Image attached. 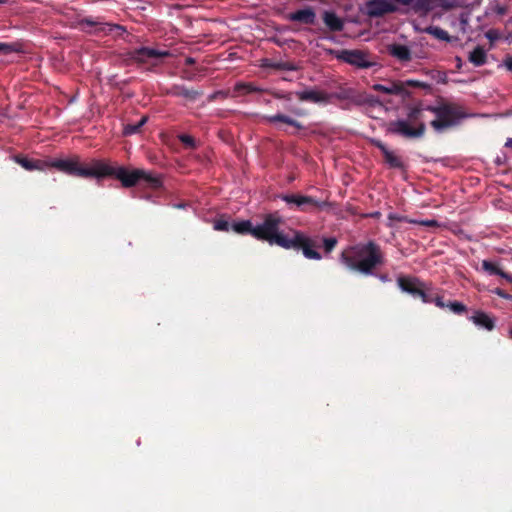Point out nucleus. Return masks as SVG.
Listing matches in <instances>:
<instances>
[{
  "label": "nucleus",
  "instance_id": "412c9836",
  "mask_svg": "<svg viewBox=\"0 0 512 512\" xmlns=\"http://www.w3.org/2000/svg\"><path fill=\"white\" fill-rule=\"evenodd\" d=\"M468 60L476 67L482 66L487 62V53L482 46H477L469 53Z\"/></svg>",
  "mask_w": 512,
  "mask_h": 512
},
{
  "label": "nucleus",
  "instance_id": "7ed1b4c3",
  "mask_svg": "<svg viewBox=\"0 0 512 512\" xmlns=\"http://www.w3.org/2000/svg\"><path fill=\"white\" fill-rule=\"evenodd\" d=\"M339 259L348 270L365 276L375 275L386 263L382 247L374 240L348 246L341 252Z\"/></svg>",
  "mask_w": 512,
  "mask_h": 512
},
{
  "label": "nucleus",
  "instance_id": "864d4df0",
  "mask_svg": "<svg viewBox=\"0 0 512 512\" xmlns=\"http://www.w3.org/2000/svg\"><path fill=\"white\" fill-rule=\"evenodd\" d=\"M293 112H294L295 114H297V115H303L300 111H297V110H294Z\"/></svg>",
  "mask_w": 512,
  "mask_h": 512
},
{
  "label": "nucleus",
  "instance_id": "f8f14e48",
  "mask_svg": "<svg viewBox=\"0 0 512 512\" xmlns=\"http://www.w3.org/2000/svg\"><path fill=\"white\" fill-rule=\"evenodd\" d=\"M287 19L291 22L314 25L316 23L317 16L312 7H306L289 13L287 15Z\"/></svg>",
  "mask_w": 512,
  "mask_h": 512
},
{
  "label": "nucleus",
  "instance_id": "9b49d317",
  "mask_svg": "<svg viewBox=\"0 0 512 512\" xmlns=\"http://www.w3.org/2000/svg\"><path fill=\"white\" fill-rule=\"evenodd\" d=\"M163 93L169 96L183 97L189 101H195L202 95L201 92L195 89L188 88L184 85L179 84H174L169 88H165L163 90Z\"/></svg>",
  "mask_w": 512,
  "mask_h": 512
},
{
  "label": "nucleus",
  "instance_id": "39448f33",
  "mask_svg": "<svg viewBox=\"0 0 512 512\" xmlns=\"http://www.w3.org/2000/svg\"><path fill=\"white\" fill-rule=\"evenodd\" d=\"M101 164L102 161L100 160H95L91 163V165L85 166L81 164L78 159H65L55 161L34 159V170L56 168L57 170L74 177L100 178Z\"/></svg>",
  "mask_w": 512,
  "mask_h": 512
},
{
  "label": "nucleus",
  "instance_id": "423d86ee",
  "mask_svg": "<svg viewBox=\"0 0 512 512\" xmlns=\"http://www.w3.org/2000/svg\"><path fill=\"white\" fill-rule=\"evenodd\" d=\"M290 209H297L301 212H312L313 210H324L331 207L328 199H317L313 196L302 194H283L279 196Z\"/></svg>",
  "mask_w": 512,
  "mask_h": 512
},
{
  "label": "nucleus",
  "instance_id": "6ab92c4d",
  "mask_svg": "<svg viewBox=\"0 0 512 512\" xmlns=\"http://www.w3.org/2000/svg\"><path fill=\"white\" fill-rule=\"evenodd\" d=\"M482 270L489 275H498L509 283H512V274L504 272L496 263H493L492 261L483 260Z\"/></svg>",
  "mask_w": 512,
  "mask_h": 512
},
{
  "label": "nucleus",
  "instance_id": "f704fd0d",
  "mask_svg": "<svg viewBox=\"0 0 512 512\" xmlns=\"http://www.w3.org/2000/svg\"><path fill=\"white\" fill-rule=\"evenodd\" d=\"M388 220L389 221H397V222H409V223H414L413 220H408V218L406 216H402V215H398V214H394V213H390L388 215Z\"/></svg>",
  "mask_w": 512,
  "mask_h": 512
},
{
  "label": "nucleus",
  "instance_id": "0eeeda50",
  "mask_svg": "<svg viewBox=\"0 0 512 512\" xmlns=\"http://www.w3.org/2000/svg\"><path fill=\"white\" fill-rule=\"evenodd\" d=\"M328 53L333 55L338 60L344 61L357 68H370L375 65V62L370 59L369 53L362 50H334L329 49Z\"/></svg>",
  "mask_w": 512,
  "mask_h": 512
},
{
  "label": "nucleus",
  "instance_id": "1a4fd4ad",
  "mask_svg": "<svg viewBox=\"0 0 512 512\" xmlns=\"http://www.w3.org/2000/svg\"><path fill=\"white\" fill-rule=\"evenodd\" d=\"M170 56V52L167 50H157L149 47H142L134 50L131 53V58L139 63H149L153 65L157 64V60Z\"/></svg>",
  "mask_w": 512,
  "mask_h": 512
},
{
  "label": "nucleus",
  "instance_id": "5fc2aeb1",
  "mask_svg": "<svg viewBox=\"0 0 512 512\" xmlns=\"http://www.w3.org/2000/svg\"><path fill=\"white\" fill-rule=\"evenodd\" d=\"M317 31L321 32V33H325L326 30L322 29V28H319Z\"/></svg>",
  "mask_w": 512,
  "mask_h": 512
},
{
  "label": "nucleus",
  "instance_id": "9d476101",
  "mask_svg": "<svg viewBox=\"0 0 512 512\" xmlns=\"http://www.w3.org/2000/svg\"><path fill=\"white\" fill-rule=\"evenodd\" d=\"M397 10L390 0H371L367 3V11L370 17H381Z\"/></svg>",
  "mask_w": 512,
  "mask_h": 512
},
{
  "label": "nucleus",
  "instance_id": "603ef678",
  "mask_svg": "<svg viewBox=\"0 0 512 512\" xmlns=\"http://www.w3.org/2000/svg\"><path fill=\"white\" fill-rule=\"evenodd\" d=\"M263 102H264L265 104H270V100H269V99H264V100H263Z\"/></svg>",
  "mask_w": 512,
  "mask_h": 512
},
{
  "label": "nucleus",
  "instance_id": "3c124183",
  "mask_svg": "<svg viewBox=\"0 0 512 512\" xmlns=\"http://www.w3.org/2000/svg\"><path fill=\"white\" fill-rule=\"evenodd\" d=\"M386 278H387V276H386V275H382V276H380V279H381L382 281H385V280H386Z\"/></svg>",
  "mask_w": 512,
  "mask_h": 512
},
{
  "label": "nucleus",
  "instance_id": "79ce46f5",
  "mask_svg": "<svg viewBox=\"0 0 512 512\" xmlns=\"http://www.w3.org/2000/svg\"><path fill=\"white\" fill-rule=\"evenodd\" d=\"M365 103H369V104H376V103H379V101L372 95H369V96H366L365 99L363 100Z\"/></svg>",
  "mask_w": 512,
  "mask_h": 512
},
{
  "label": "nucleus",
  "instance_id": "a211bd4d",
  "mask_svg": "<svg viewBox=\"0 0 512 512\" xmlns=\"http://www.w3.org/2000/svg\"><path fill=\"white\" fill-rule=\"evenodd\" d=\"M262 120L267 122V123H271V124H274V123H277V122H281V123H285L287 125H290V126H293L297 129H303L304 126L297 120L285 115V114H282V113H277L275 115H265L262 117Z\"/></svg>",
  "mask_w": 512,
  "mask_h": 512
},
{
  "label": "nucleus",
  "instance_id": "8fccbe9b",
  "mask_svg": "<svg viewBox=\"0 0 512 512\" xmlns=\"http://www.w3.org/2000/svg\"><path fill=\"white\" fill-rule=\"evenodd\" d=\"M456 61H457V68L460 69L461 66H462V60L460 57H456Z\"/></svg>",
  "mask_w": 512,
  "mask_h": 512
},
{
  "label": "nucleus",
  "instance_id": "49530a36",
  "mask_svg": "<svg viewBox=\"0 0 512 512\" xmlns=\"http://www.w3.org/2000/svg\"><path fill=\"white\" fill-rule=\"evenodd\" d=\"M278 67L285 70H294V67L288 64H280Z\"/></svg>",
  "mask_w": 512,
  "mask_h": 512
},
{
  "label": "nucleus",
  "instance_id": "4468645a",
  "mask_svg": "<svg viewBox=\"0 0 512 512\" xmlns=\"http://www.w3.org/2000/svg\"><path fill=\"white\" fill-rule=\"evenodd\" d=\"M322 19L329 32H341L344 29L343 19L333 11H324Z\"/></svg>",
  "mask_w": 512,
  "mask_h": 512
},
{
  "label": "nucleus",
  "instance_id": "de8ad7c7",
  "mask_svg": "<svg viewBox=\"0 0 512 512\" xmlns=\"http://www.w3.org/2000/svg\"><path fill=\"white\" fill-rule=\"evenodd\" d=\"M185 63H186V65H193L195 63V60L191 57H187L185 59Z\"/></svg>",
  "mask_w": 512,
  "mask_h": 512
},
{
  "label": "nucleus",
  "instance_id": "4d7b16f0",
  "mask_svg": "<svg viewBox=\"0 0 512 512\" xmlns=\"http://www.w3.org/2000/svg\"><path fill=\"white\" fill-rule=\"evenodd\" d=\"M511 338H512V331L510 332Z\"/></svg>",
  "mask_w": 512,
  "mask_h": 512
},
{
  "label": "nucleus",
  "instance_id": "f257e3e1",
  "mask_svg": "<svg viewBox=\"0 0 512 512\" xmlns=\"http://www.w3.org/2000/svg\"><path fill=\"white\" fill-rule=\"evenodd\" d=\"M424 110L435 114L436 118L431 121L430 125L436 132H443L448 128L454 127L462 119L468 117L461 105L440 99L438 104L434 106L429 105L424 108L422 104H418L411 107L407 114V119L390 121L387 131L407 139L423 137L426 125L420 119Z\"/></svg>",
  "mask_w": 512,
  "mask_h": 512
},
{
  "label": "nucleus",
  "instance_id": "ddd939ff",
  "mask_svg": "<svg viewBox=\"0 0 512 512\" xmlns=\"http://www.w3.org/2000/svg\"><path fill=\"white\" fill-rule=\"evenodd\" d=\"M296 97L300 101L312 102V103H328L330 95L320 90H303L295 92Z\"/></svg>",
  "mask_w": 512,
  "mask_h": 512
},
{
  "label": "nucleus",
  "instance_id": "6e6552de",
  "mask_svg": "<svg viewBox=\"0 0 512 512\" xmlns=\"http://www.w3.org/2000/svg\"><path fill=\"white\" fill-rule=\"evenodd\" d=\"M398 286L403 292L412 295L415 298H420L423 303H428L429 290L426 288L424 282L416 277L401 276L397 279Z\"/></svg>",
  "mask_w": 512,
  "mask_h": 512
},
{
  "label": "nucleus",
  "instance_id": "c85d7f7f",
  "mask_svg": "<svg viewBox=\"0 0 512 512\" xmlns=\"http://www.w3.org/2000/svg\"><path fill=\"white\" fill-rule=\"evenodd\" d=\"M214 229L218 231L228 232L232 230V224L228 220L220 218L214 222Z\"/></svg>",
  "mask_w": 512,
  "mask_h": 512
},
{
  "label": "nucleus",
  "instance_id": "09e8293b",
  "mask_svg": "<svg viewBox=\"0 0 512 512\" xmlns=\"http://www.w3.org/2000/svg\"><path fill=\"white\" fill-rule=\"evenodd\" d=\"M505 147L512 148V138L507 139V141L505 143Z\"/></svg>",
  "mask_w": 512,
  "mask_h": 512
},
{
  "label": "nucleus",
  "instance_id": "393cba45",
  "mask_svg": "<svg viewBox=\"0 0 512 512\" xmlns=\"http://www.w3.org/2000/svg\"><path fill=\"white\" fill-rule=\"evenodd\" d=\"M148 120V117L147 116H143L137 123L135 124H126L124 126V130H123V133L125 135H132V134H136L138 133L141 128L145 125V123L147 122Z\"/></svg>",
  "mask_w": 512,
  "mask_h": 512
},
{
  "label": "nucleus",
  "instance_id": "ea45409f",
  "mask_svg": "<svg viewBox=\"0 0 512 512\" xmlns=\"http://www.w3.org/2000/svg\"><path fill=\"white\" fill-rule=\"evenodd\" d=\"M372 143L382 152L383 155L385 154V151H389L386 145L382 143L380 140H373Z\"/></svg>",
  "mask_w": 512,
  "mask_h": 512
},
{
  "label": "nucleus",
  "instance_id": "c9c22d12",
  "mask_svg": "<svg viewBox=\"0 0 512 512\" xmlns=\"http://www.w3.org/2000/svg\"><path fill=\"white\" fill-rule=\"evenodd\" d=\"M276 99H284L287 101L291 100V93H284L278 91H268Z\"/></svg>",
  "mask_w": 512,
  "mask_h": 512
},
{
  "label": "nucleus",
  "instance_id": "473e14b6",
  "mask_svg": "<svg viewBox=\"0 0 512 512\" xmlns=\"http://www.w3.org/2000/svg\"><path fill=\"white\" fill-rule=\"evenodd\" d=\"M180 142L182 144H184L186 147H189V148H195L196 147V143H195V139L190 136V135H187V134H181L178 136Z\"/></svg>",
  "mask_w": 512,
  "mask_h": 512
},
{
  "label": "nucleus",
  "instance_id": "2eb2a0df",
  "mask_svg": "<svg viewBox=\"0 0 512 512\" xmlns=\"http://www.w3.org/2000/svg\"><path fill=\"white\" fill-rule=\"evenodd\" d=\"M395 2L411 6L415 13L427 14L432 9V0H394Z\"/></svg>",
  "mask_w": 512,
  "mask_h": 512
},
{
  "label": "nucleus",
  "instance_id": "37998d69",
  "mask_svg": "<svg viewBox=\"0 0 512 512\" xmlns=\"http://www.w3.org/2000/svg\"><path fill=\"white\" fill-rule=\"evenodd\" d=\"M486 37L491 40V41H494L496 38H497V34L494 30H489L487 33H486Z\"/></svg>",
  "mask_w": 512,
  "mask_h": 512
},
{
  "label": "nucleus",
  "instance_id": "aec40b11",
  "mask_svg": "<svg viewBox=\"0 0 512 512\" xmlns=\"http://www.w3.org/2000/svg\"><path fill=\"white\" fill-rule=\"evenodd\" d=\"M388 84V95H396L403 98L410 96V91L406 90L404 81L394 80L387 81Z\"/></svg>",
  "mask_w": 512,
  "mask_h": 512
},
{
  "label": "nucleus",
  "instance_id": "b1692460",
  "mask_svg": "<svg viewBox=\"0 0 512 512\" xmlns=\"http://www.w3.org/2000/svg\"><path fill=\"white\" fill-rule=\"evenodd\" d=\"M383 156L385 158L386 163L391 168H396V169H403L404 168V163L401 160V158L399 156L395 155L392 151H390V150L389 151H385V154Z\"/></svg>",
  "mask_w": 512,
  "mask_h": 512
},
{
  "label": "nucleus",
  "instance_id": "dca6fc26",
  "mask_svg": "<svg viewBox=\"0 0 512 512\" xmlns=\"http://www.w3.org/2000/svg\"><path fill=\"white\" fill-rule=\"evenodd\" d=\"M476 326L492 331L495 328V320L487 313L478 310L469 318Z\"/></svg>",
  "mask_w": 512,
  "mask_h": 512
},
{
  "label": "nucleus",
  "instance_id": "c756f323",
  "mask_svg": "<svg viewBox=\"0 0 512 512\" xmlns=\"http://www.w3.org/2000/svg\"><path fill=\"white\" fill-rule=\"evenodd\" d=\"M406 90L409 88H421V89H430L431 86L428 83L418 81V80H405L404 81Z\"/></svg>",
  "mask_w": 512,
  "mask_h": 512
},
{
  "label": "nucleus",
  "instance_id": "c03bdc74",
  "mask_svg": "<svg viewBox=\"0 0 512 512\" xmlns=\"http://www.w3.org/2000/svg\"><path fill=\"white\" fill-rule=\"evenodd\" d=\"M505 66L506 68L512 72V57H508L506 60H505Z\"/></svg>",
  "mask_w": 512,
  "mask_h": 512
},
{
  "label": "nucleus",
  "instance_id": "a878e982",
  "mask_svg": "<svg viewBox=\"0 0 512 512\" xmlns=\"http://www.w3.org/2000/svg\"><path fill=\"white\" fill-rule=\"evenodd\" d=\"M234 90L236 92L244 93V94H250V93H254V92H263L264 91L263 89L256 87L252 83H242V82L237 83L234 87Z\"/></svg>",
  "mask_w": 512,
  "mask_h": 512
},
{
  "label": "nucleus",
  "instance_id": "f3484780",
  "mask_svg": "<svg viewBox=\"0 0 512 512\" xmlns=\"http://www.w3.org/2000/svg\"><path fill=\"white\" fill-rule=\"evenodd\" d=\"M388 53L400 62H408L412 55L410 49L406 45L392 44L388 46Z\"/></svg>",
  "mask_w": 512,
  "mask_h": 512
},
{
  "label": "nucleus",
  "instance_id": "4c0bfd02",
  "mask_svg": "<svg viewBox=\"0 0 512 512\" xmlns=\"http://www.w3.org/2000/svg\"><path fill=\"white\" fill-rule=\"evenodd\" d=\"M339 100H348L351 99V90H342L339 93L334 95Z\"/></svg>",
  "mask_w": 512,
  "mask_h": 512
},
{
  "label": "nucleus",
  "instance_id": "4be33fe9",
  "mask_svg": "<svg viewBox=\"0 0 512 512\" xmlns=\"http://www.w3.org/2000/svg\"><path fill=\"white\" fill-rule=\"evenodd\" d=\"M255 227L252 225L250 220H242L240 222L232 223V231L237 234H250L253 236V229Z\"/></svg>",
  "mask_w": 512,
  "mask_h": 512
},
{
  "label": "nucleus",
  "instance_id": "e433bc0d",
  "mask_svg": "<svg viewBox=\"0 0 512 512\" xmlns=\"http://www.w3.org/2000/svg\"><path fill=\"white\" fill-rule=\"evenodd\" d=\"M371 88L374 91L381 92L388 95V84L387 82L385 84H373Z\"/></svg>",
  "mask_w": 512,
  "mask_h": 512
},
{
  "label": "nucleus",
  "instance_id": "58836bf2",
  "mask_svg": "<svg viewBox=\"0 0 512 512\" xmlns=\"http://www.w3.org/2000/svg\"><path fill=\"white\" fill-rule=\"evenodd\" d=\"M493 292H494V294H496L497 296H499L503 299H511L512 298V296L510 294H508L506 291H504L501 288H496Z\"/></svg>",
  "mask_w": 512,
  "mask_h": 512
},
{
  "label": "nucleus",
  "instance_id": "a19ab883",
  "mask_svg": "<svg viewBox=\"0 0 512 512\" xmlns=\"http://www.w3.org/2000/svg\"><path fill=\"white\" fill-rule=\"evenodd\" d=\"M12 51H13V49L10 45L5 44V43H0V54H8Z\"/></svg>",
  "mask_w": 512,
  "mask_h": 512
},
{
  "label": "nucleus",
  "instance_id": "72a5a7b5",
  "mask_svg": "<svg viewBox=\"0 0 512 512\" xmlns=\"http://www.w3.org/2000/svg\"><path fill=\"white\" fill-rule=\"evenodd\" d=\"M338 241L335 237H329L323 239V246L326 253H330L337 245Z\"/></svg>",
  "mask_w": 512,
  "mask_h": 512
},
{
  "label": "nucleus",
  "instance_id": "f03ea898",
  "mask_svg": "<svg viewBox=\"0 0 512 512\" xmlns=\"http://www.w3.org/2000/svg\"><path fill=\"white\" fill-rule=\"evenodd\" d=\"M283 223V218L277 212L268 213L264 216L263 222L253 229V237L284 249L302 250L303 255L308 259L322 258L321 254L314 249L315 242L302 232L293 231L291 238L280 232V226Z\"/></svg>",
  "mask_w": 512,
  "mask_h": 512
},
{
  "label": "nucleus",
  "instance_id": "bb28decb",
  "mask_svg": "<svg viewBox=\"0 0 512 512\" xmlns=\"http://www.w3.org/2000/svg\"><path fill=\"white\" fill-rule=\"evenodd\" d=\"M447 308H449L453 313L461 315L467 311V307L458 301H450L447 304Z\"/></svg>",
  "mask_w": 512,
  "mask_h": 512
},
{
  "label": "nucleus",
  "instance_id": "a18cd8bd",
  "mask_svg": "<svg viewBox=\"0 0 512 512\" xmlns=\"http://www.w3.org/2000/svg\"><path fill=\"white\" fill-rule=\"evenodd\" d=\"M422 224L427 227H432V226L437 225V222L435 220H426V221H423Z\"/></svg>",
  "mask_w": 512,
  "mask_h": 512
},
{
  "label": "nucleus",
  "instance_id": "cd10ccee",
  "mask_svg": "<svg viewBox=\"0 0 512 512\" xmlns=\"http://www.w3.org/2000/svg\"><path fill=\"white\" fill-rule=\"evenodd\" d=\"M14 161L28 171H32V160L21 154L14 155Z\"/></svg>",
  "mask_w": 512,
  "mask_h": 512
},
{
  "label": "nucleus",
  "instance_id": "2f4dec72",
  "mask_svg": "<svg viewBox=\"0 0 512 512\" xmlns=\"http://www.w3.org/2000/svg\"><path fill=\"white\" fill-rule=\"evenodd\" d=\"M429 74L431 75V78L436 80L437 83L446 84L447 83V75L445 72L442 71H430Z\"/></svg>",
  "mask_w": 512,
  "mask_h": 512
},
{
  "label": "nucleus",
  "instance_id": "6e6d98bb",
  "mask_svg": "<svg viewBox=\"0 0 512 512\" xmlns=\"http://www.w3.org/2000/svg\"><path fill=\"white\" fill-rule=\"evenodd\" d=\"M4 2V0H0V3Z\"/></svg>",
  "mask_w": 512,
  "mask_h": 512
},
{
  "label": "nucleus",
  "instance_id": "20e7f679",
  "mask_svg": "<svg viewBox=\"0 0 512 512\" xmlns=\"http://www.w3.org/2000/svg\"><path fill=\"white\" fill-rule=\"evenodd\" d=\"M100 169V178L114 176L125 188L134 187L141 183L153 189H157L162 185V181L158 176L143 169L129 170L124 166H111L103 161Z\"/></svg>",
  "mask_w": 512,
  "mask_h": 512
},
{
  "label": "nucleus",
  "instance_id": "5701e85b",
  "mask_svg": "<svg viewBox=\"0 0 512 512\" xmlns=\"http://www.w3.org/2000/svg\"><path fill=\"white\" fill-rule=\"evenodd\" d=\"M425 32L434 36L435 38L442 40V41H450V35L449 33L438 26H429L425 29Z\"/></svg>",
  "mask_w": 512,
  "mask_h": 512
},
{
  "label": "nucleus",
  "instance_id": "7c9ffc66",
  "mask_svg": "<svg viewBox=\"0 0 512 512\" xmlns=\"http://www.w3.org/2000/svg\"><path fill=\"white\" fill-rule=\"evenodd\" d=\"M428 303H434L439 308H446L448 303H445L443 297L438 294H433L430 291L428 292Z\"/></svg>",
  "mask_w": 512,
  "mask_h": 512
}]
</instances>
